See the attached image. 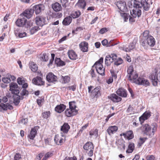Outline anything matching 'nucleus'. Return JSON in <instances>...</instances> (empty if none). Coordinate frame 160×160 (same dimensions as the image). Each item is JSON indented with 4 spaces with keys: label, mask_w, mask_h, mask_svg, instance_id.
Returning a JSON list of instances; mask_svg holds the SVG:
<instances>
[{
    "label": "nucleus",
    "mask_w": 160,
    "mask_h": 160,
    "mask_svg": "<svg viewBox=\"0 0 160 160\" xmlns=\"http://www.w3.org/2000/svg\"><path fill=\"white\" fill-rule=\"evenodd\" d=\"M21 154L19 153H16L14 157V160H19L21 158Z\"/></svg>",
    "instance_id": "51"
},
{
    "label": "nucleus",
    "mask_w": 160,
    "mask_h": 160,
    "mask_svg": "<svg viewBox=\"0 0 160 160\" xmlns=\"http://www.w3.org/2000/svg\"><path fill=\"white\" fill-rule=\"evenodd\" d=\"M116 58V54L114 53L106 56L105 59V64L107 66L109 65Z\"/></svg>",
    "instance_id": "8"
},
{
    "label": "nucleus",
    "mask_w": 160,
    "mask_h": 160,
    "mask_svg": "<svg viewBox=\"0 0 160 160\" xmlns=\"http://www.w3.org/2000/svg\"><path fill=\"white\" fill-rule=\"evenodd\" d=\"M108 98L114 102H118L121 101L122 98L116 94L113 93L108 96Z\"/></svg>",
    "instance_id": "19"
},
{
    "label": "nucleus",
    "mask_w": 160,
    "mask_h": 160,
    "mask_svg": "<svg viewBox=\"0 0 160 160\" xmlns=\"http://www.w3.org/2000/svg\"><path fill=\"white\" fill-rule=\"evenodd\" d=\"M116 5L121 11L124 12L127 11V7L125 2L122 1L118 2L116 3Z\"/></svg>",
    "instance_id": "10"
},
{
    "label": "nucleus",
    "mask_w": 160,
    "mask_h": 160,
    "mask_svg": "<svg viewBox=\"0 0 160 160\" xmlns=\"http://www.w3.org/2000/svg\"><path fill=\"white\" fill-rule=\"evenodd\" d=\"M1 105L3 110L6 111L8 109L11 110L13 108L12 106L8 103L5 104L1 103Z\"/></svg>",
    "instance_id": "32"
},
{
    "label": "nucleus",
    "mask_w": 160,
    "mask_h": 160,
    "mask_svg": "<svg viewBox=\"0 0 160 160\" xmlns=\"http://www.w3.org/2000/svg\"><path fill=\"white\" fill-rule=\"evenodd\" d=\"M116 44V43H114L113 41H110L109 42H108V46L107 47H109L110 46H114Z\"/></svg>",
    "instance_id": "59"
},
{
    "label": "nucleus",
    "mask_w": 160,
    "mask_h": 160,
    "mask_svg": "<svg viewBox=\"0 0 160 160\" xmlns=\"http://www.w3.org/2000/svg\"><path fill=\"white\" fill-rule=\"evenodd\" d=\"M126 91L123 88H120L118 89L116 91L117 94L122 97H126L127 96Z\"/></svg>",
    "instance_id": "28"
},
{
    "label": "nucleus",
    "mask_w": 160,
    "mask_h": 160,
    "mask_svg": "<svg viewBox=\"0 0 160 160\" xmlns=\"http://www.w3.org/2000/svg\"><path fill=\"white\" fill-rule=\"evenodd\" d=\"M114 62L115 65L117 66H118L123 62V61L122 59L120 58H117L116 59L114 60Z\"/></svg>",
    "instance_id": "40"
},
{
    "label": "nucleus",
    "mask_w": 160,
    "mask_h": 160,
    "mask_svg": "<svg viewBox=\"0 0 160 160\" xmlns=\"http://www.w3.org/2000/svg\"><path fill=\"white\" fill-rule=\"evenodd\" d=\"M147 138H139L138 142V146L139 147L141 146L147 140Z\"/></svg>",
    "instance_id": "44"
},
{
    "label": "nucleus",
    "mask_w": 160,
    "mask_h": 160,
    "mask_svg": "<svg viewBox=\"0 0 160 160\" xmlns=\"http://www.w3.org/2000/svg\"><path fill=\"white\" fill-rule=\"evenodd\" d=\"M40 60L42 61L46 62L48 61V57L46 53H44L40 57Z\"/></svg>",
    "instance_id": "43"
},
{
    "label": "nucleus",
    "mask_w": 160,
    "mask_h": 160,
    "mask_svg": "<svg viewBox=\"0 0 160 160\" xmlns=\"http://www.w3.org/2000/svg\"><path fill=\"white\" fill-rule=\"evenodd\" d=\"M86 5L84 0H79L76 4V6L81 8H84Z\"/></svg>",
    "instance_id": "34"
},
{
    "label": "nucleus",
    "mask_w": 160,
    "mask_h": 160,
    "mask_svg": "<svg viewBox=\"0 0 160 160\" xmlns=\"http://www.w3.org/2000/svg\"><path fill=\"white\" fill-rule=\"evenodd\" d=\"M70 80V78L68 76H66L64 77L61 76L60 79V81L62 83H68Z\"/></svg>",
    "instance_id": "36"
},
{
    "label": "nucleus",
    "mask_w": 160,
    "mask_h": 160,
    "mask_svg": "<svg viewBox=\"0 0 160 160\" xmlns=\"http://www.w3.org/2000/svg\"><path fill=\"white\" fill-rule=\"evenodd\" d=\"M37 133V128L35 127L32 129L28 137L31 139H33Z\"/></svg>",
    "instance_id": "24"
},
{
    "label": "nucleus",
    "mask_w": 160,
    "mask_h": 160,
    "mask_svg": "<svg viewBox=\"0 0 160 160\" xmlns=\"http://www.w3.org/2000/svg\"><path fill=\"white\" fill-rule=\"evenodd\" d=\"M45 20L46 18L41 16H38L35 18V23L39 27H42L45 24Z\"/></svg>",
    "instance_id": "7"
},
{
    "label": "nucleus",
    "mask_w": 160,
    "mask_h": 160,
    "mask_svg": "<svg viewBox=\"0 0 160 160\" xmlns=\"http://www.w3.org/2000/svg\"><path fill=\"white\" fill-rule=\"evenodd\" d=\"M54 140L56 143L58 145H61L63 143L64 141L63 138L58 135L55 136Z\"/></svg>",
    "instance_id": "29"
},
{
    "label": "nucleus",
    "mask_w": 160,
    "mask_h": 160,
    "mask_svg": "<svg viewBox=\"0 0 160 160\" xmlns=\"http://www.w3.org/2000/svg\"><path fill=\"white\" fill-rule=\"evenodd\" d=\"M2 81L3 82L5 83H9L11 81V79L8 77H8H4L2 78Z\"/></svg>",
    "instance_id": "48"
},
{
    "label": "nucleus",
    "mask_w": 160,
    "mask_h": 160,
    "mask_svg": "<svg viewBox=\"0 0 160 160\" xmlns=\"http://www.w3.org/2000/svg\"><path fill=\"white\" fill-rule=\"evenodd\" d=\"M118 127L116 126H110L108 127L107 131L109 135H111L115 133L118 130Z\"/></svg>",
    "instance_id": "22"
},
{
    "label": "nucleus",
    "mask_w": 160,
    "mask_h": 160,
    "mask_svg": "<svg viewBox=\"0 0 160 160\" xmlns=\"http://www.w3.org/2000/svg\"><path fill=\"white\" fill-rule=\"evenodd\" d=\"M157 128L156 123H153L151 126L146 124L142 125L141 127L142 132L145 135L149 137H152Z\"/></svg>",
    "instance_id": "4"
},
{
    "label": "nucleus",
    "mask_w": 160,
    "mask_h": 160,
    "mask_svg": "<svg viewBox=\"0 0 160 160\" xmlns=\"http://www.w3.org/2000/svg\"><path fill=\"white\" fill-rule=\"evenodd\" d=\"M155 157L153 155H150L147 156L146 158L147 160H154Z\"/></svg>",
    "instance_id": "61"
},
{
    "label": "nucleus",
    "mask_w": 160,
    "mask_h": 160,
    "mask_svg": "<svg viewBox=\"0 0 160 160\" xmlns=\"http://www.w3.org/2000/svg\"><path fill=\"white\" fill-rule=\"evenodd\" d=\"M151 112L149 111L145 112L139 118V121L141 123H143L144 121L148 119L151 116Z\"/></svg>",
    "instance_id": "18"
},
{
    "label": "nucleus",
    "mask_w": 160,
    "mask_h": 160,
    "mask_svg": "<svg viewBox=\"0 0 160 160\" xmlns=\"http://www.w3.org/2000/svg\"><path fill=\"white\" fill-rule=\"evenodd\" d=\"M52 8L55 12H59L62 9L61 5L58 2H56L52 5Z\"/></svg>",
    "instance_id": "30"
},
{
    "label": "nucleus",
    "mask_w": 160,
    "mask_h": 160,
    "mask_svg": "<svg viewBox=\"0 0 160 160\" xmlns=\"http://www.w3.org/2000/svg\"><path fill=\"white\" fill-rule=\"evenodd\" d=\"M64 160H77V158L76 157L73 158L66 157L65 158Z\"/></svg>",
    "instance_id": "64"
},
{
    "label": "nucleus",
    "mask_w": 160,
    "mask_h": 160,
    "mask_svg": "<svg viewBox=\"0 0 160 160\" xmlns=\"http://www.w3.org/2000/svg\"><path fill=\"white\" fill-rule=\"evenodd\" d=\"M108 41L106 39H105L104 40H102V43L103 46H106V45L108 46Z\"/></svg>",
    "instance_id": "63"
},
{
    "label": "nucleus",
    "mask_w": 160,
    "mask_h": 160,
    "mask_svg": "<svg viewBox=\"0 0 160 160\" xmlns=\"http://www.w3.org/2000/svg\"><path fill=\"white\" fill-rule=\"evenodd\" d=\"M149 31L148 30L145 31L143 33V39H146L149 36H151L149 35Z\"/></svg>",
    "instance_id": "47"
},
{
    "label": "nucleus",
    "mask_w": 160,
    "mask_h": 160,
    "mask_svg": "<svg viewBox=\"0 0 160 160\" xmlns=\"http://www.w3.org/2000/svg\"><path fill=\"white\" fill-rule=\"evenodd\" d=\"M107 31V28H102L99 31L100 33L101 34H103Z\"/></svg>",
    "instance_id": "62"
},
{
    "label": "nucleus",
    "mask_w": 160,
    "mask_h": 160,
    "mask_svg": "<svg viewBox=\"0 0 160 160\" xmlns=\"http://www.w3.org/2000/svg\"><path fill=\"white\" fill-rule=\"evenodd\" d=\"M128 5L130 8H136V10L133 9L130 12L131 14L134 18L140 16L142 8L144 10L147 11L149 8V4L146 0H141V2L136 0H132L128 2Z\"/></svg>",
    "instance_id": "1"
},
{
    "label": "nucleus",
    "mask_w": 160,
    "mask_h": 160,
    "mask_svg": "<svg viewBox=\"0 0 160 160\" xmlns=\"http://www.w3.org/2000/svg\"><path fill=\"white\" fill-rule=\"evenodd\" d=\"M25 27L27 28L32 26V23L31 21H26V24L25 25Z\"/></svg>",
    "instance_id": "55"
},
{
    "label": "nucleus",
    "mask_w": 160,
    "mask_h": 160,
    "mask_svg": "<svg viewBox=\"0 0 160 160\" xmlns=\"http://www.w3.org/2000/svg\"><path fill=\"white\" fill-rule=\"evenodd\" d=\"M44 101V99H38L37 100V103L39 106H42V103Z\"/></svg>",
    "instance_id": "58"
},
{
    "label": "nucleus",
    "mask_w": 160,
    "mask_h": 160,
    "mask_svg": "<svg viewBox=\"0 0 160 160\" xmlns=\"http://www.w3.org/2000/svg\"><path fill=\"white\" fill-rule=\"evenodd\" d=\"M72 18L70 16H68L65 18L62 22V23L65 25H68L71 22Z\"/></svg>",
    "instance_id": "35"
},
{
    "label": "nucleus",
    "mask_w": 160,
    "mask_h": 160,
    "mask_svg": "<svg viewBox=\"0 0 160 160\" xmlns=\"http://www.w3.org/2000/svg\"><path fill=\"white\" fill-rule=\"evenodd\" d=\"M21 95L22 96H24L28 94V92L25 89H23L21 92L20 93Z\"/></svg>",
    "instance_id": "50"
},
{
    "label": "nucleus",
    "mask_w": 160,
    "mask_h": 160,
    "mask_svg": "<svg viewBox=\"0 0 160 160\" xmlns=\"http://www.w3.org/2000/svg\"><path fill=\"white\" fill-rule=\"evenodd\" d=\"M32 82L34 84L38 86L43 85L44 84V82L42 80V79L38 76L33 78L32 80Z\"/></svg>",
    "instance_id": "14"
},
{
    "label": "nucleus",
    "mask_w": 160,
    "mask_h": 160,
    "mask_svg": "<svg viewBox=\"0 0 160 160\" xmlns=\"http://www.w3.org/2000/svg\"><path fill=\"white\" fill-rule=\"evenodd\" d=\"M77 113V110H74L70 108H67L64 112L65 115L67 117H70L76 115Z\"/></svg>",
    "instance_id": "15"
},
{
    "label": "nucleus",
    "mask_w": 160,
    "mask_h": 160,
    "mask_svg": "<svg viewBox=\"0 0 160 160\" xmlns=\"http://www.w3.org/2000/svg\"><path fill=\"white\" fill-rule=\"evenodd\" d=\"M83 148L85 152L87 153L89 157H91L93 156L94 145L92 142H86L83 145Z\"/></svg>",
    "instance_id": "6"
},
{
    "label": "nucleus",
    "mask_w": 160,
    "mask_h": 160,
    "mask_svg": "<svg viewBox=\"0 0 160 160\" xmlns=\"http://www.w3.org/2000/svg\"><path fill=\"white\" fill-rule=\"evenodd\" d=\"M94 88L93 86H90L88 87V92L91 96H92V92Z\"/></svg>",
    "instance_id": "53"
},
{
    "label": "nucleus",
    "mask_w": 160,
    "mask_h": 160,
    "mask_svg": "<svg viewBox=\"0 0 160 160\" xmlns=\"http://www.w3.org/2000/svg\"><path fill=\"white\" fill-rule=\"evenodd\" d=\"M147 43L151 47H153L155 44V41L154 38L152 36H149L146 39Z\"/></svg>",
    "instance_id": "23"
},
{
    "label": "nucleus",
    "mask_w": 160,
    "mask_h": 160,
    "mask_svg": "<svg viewBox=\"0 0 160 160\" xmlns=\"http://www.w3.org/2000/svg\"><path fill=\"white\" fill-rule=\"evenodd\" d=\"M40 29L39 26H35L31 28L30 30V32L31 34H33L35 32Z\"/></svg>",
    "instance_id": "39"
},
{
    "label": "nucleus",
    "mask_w": 160,
    "mask_h": 160,
    "mask_svg": "<svg viewBox=\"0 0 160 160\" xmlns=\"http://www.w3.org/2000/svg\"><path fill=\"white\" fill-rule=\"evenodd\" d=\"M67 88L68 89L70 90L75 91L76 89V85H74L72 86H69Z\"/></svg>",
    "instance_id": "52"
},
{
    "label": "nucleus",
    "mask_w": 160,
    "mask_h": 160,
    "mask_svg": "<svg viewBox=\"0 0 160 160\" xmlns=\"http://www.w3.org/2000/svg\"><path fill=\"white\" fill-rule=\"evenodd\" d=\"M81 14V13L80 11H75L72 14V17L73 18H77L80 16Z\"/></svg>",
    "instance_id": "46"
},
{
    "label": "nucleus",
    "mask_w": 160,
    "mask_h": 160,
    "mask_svg": "<svg viewBox=\"0 0 160 160\" xmlns=\"http://www.w3.org/2000/svg\"><path fill=\"white\" fill-rule=\"evenodd\" d=\"M127 112L131 113L133 112V108L131 105H129L127 110Z\"/></svg>",
    "instance_id": "56"
},
{
    "label": "nucleus",
    "mask_w": 160,
    "mask_h": 160,
    "mask_svg": "<svg viewBox=\"0 0 160 160\" xmlns=\"http://www.w3.org/2000/svg\"><path fill=\"white\" fill-rule=\"evenodd\" d=\"M33 14V10L32 8L28 9L25 10L22 14L21 15L26 17L27 18H30L32 16Z\"/></svg>",
    "instance_id": "12"
},
{
    "label": "nucleus",
    "mask_w": 160,
    "mask_h": 160,
    "mask_svg": "<svg viewBox=\"0 0 160 160\" xmlns=\"http://www.w3.org/2000/svg\"><path fill=\"white\" fill-rule=\"evenodd\" d=\"M69 108L74 110H77L76 108V106L75 101L69 102Z\"/></svg>",
    "instance_id": "41"
},
{
    "label": "nucleus",
    "mask_w": 160,
    "mask_h": 160,
    "mask_svg": "<svg viewBox=\"0 0 160 160\" xmlns=\"http://www.w3.org/2000/svg\"><path fill=\"white\" fill-rule=\"evenodd\" d=\"M10 91H11L12 96L9 93H7L6 96L8 98L13 97V102L15 105H18L20 102V99H22L23 97H20L18 94L19 91L18 89V86L16 83H11L10 84Z\"/></svg>",
    "instance_id": "3"
},
{
    "label": "nucleus",
    "mask_w": 160,
    "mask_h": 160,
    "mask_svg": "<svg viewBox=\"0 0 160 160\" xmlns=\"http://www.w3.org/2000/svg\"><path fill=\"white\" fill-rule=\"evenodd\" d=\"M42 7V5H36L33 7L32 9L33 10V12L35 11L36 14H38L41 11Z\"/></svg>",
    "instance_id": "31"
},
{
    "label": "nucleus",
    "mask_w": 160,
    "mask_h": 160,
    "mask_svg": "<svg viewBox=\"0 0 160 160\" xmlns=\"http://www.w3.org/2000/svg\"><path fill=\"white\" fill-rule=\"evenodd\" d=\"M15 34L16 37H18L19 38H23L26 37L27 35V33L25 32L22 31L19 32L18 31H15Z\"/></svg>",
    "instance_id": "37"
},
{
    "label": "nucleus",
    "mask_w": 160,
    "mask_h": 160,
    "mask_svg": "<svg viewBox=\"0 0 160 160\" xmlns=\"http://www.w3.org/2000/svg\"><path fill=\"white\" fill-rule=\"evenodd\" d=\"M103 58H101L93 66V67H95L97 72L102 75L105 74L104 69L103 68V66L102 64L103 62Z\"/></svg>",
    "instance_id": "5"
},
{
    "label": "nucleus",
    "mask_w": 160,
    "mask_h": 160,
    "mask_svg": "<svg viewBox=\"0 0 160 160\" xmlns=\"http://www.w3.org/2000/svg\"><path fill=\"white\" fill-rule=\"evenodd\" d=\"M101 88L100 87H98L93 88L92 92V96L94 98H98L101 96Z\"/></svg>",
    "instance_id": "13"
},
{
    "label": "nucleus",
    "mask_w": 160,
    "mask_h": 160,
    "mask_svg": "<svg viewBox=\"0 0 160 160\" xmlns=\"http://www.w3.org/2000/svg\"><path fill=\"white\" fill-rule=\"evenodd\" d=\"M18 83L19 85H22L25 82V81L23 78H18L17 79Z\"/></svg>",
    "instance_id": "45"
},
{
    "label": "nucleus",
    "mask_w": 160,
    "mask_h": 160,
    "mask_svg": "<svg viewBox=\"0 0 160 160\" xmlns=\"http://www.w3.org/2000/svg\"><path fill=\"white\" fill-rule=\"evenodd\" d=\"M50 115V111L42 113L43 117L45 118H47L49 117Z\"/></svg>",
    "instance_id": "49"
},
{
    "label": "nucleus",
    "mask_w": 160,
    "mask_h": 160,
    "mask_svg": "<svg viewBox=\"0 0 160 160\" xmlns=\"http://www.w3.org/2000/svg\"><path fill=\"white\" fill-rule=\"evenodd\" d=\"M136 43L135 42H133L132 43H130L128 47L123 46V47H120V49L125 51L126 52H129L134 49L135 47Z\"/></svg>",
    "instance_id": "9"
},
{
    "label": "nucleus",
    "mask_w": 160,
    "mask_h": 160,
    "mask_svg": "<svg viewBox=\"0 0 160 160\" xmlns=\"http://www.w3.org/2000/svg\"><path fill=\"white\" fill-rule=\"evenodd\" d=\"M120 15L122 17L123 19L125 22H127L129 18V21L130 22L132 23L135 21V20L132 16L133 17L132 18L131 17L129 14L125 13H121Z\"/></svg>",
    "instance_id": "11"
},
{
    "label": "nucleus",
    "mask_w": 160,
    "mask_h": 160,
    "mask_svg": "<svg viewBox=\"0 0 160 160\" xmlns=\"http://www.w3.org/2000/svg\"><path fill=\"white\" fill-rule=\"evenodd\" d=\"M89 134L90 136L94 135L96 137L98 136V130L95 129L91 130L89 132Z\"/></svg>",
    "instance_id": "42"
},
{
    "label": "nucleus",
    "mask_w": 160,
    "mask_h": 160,
    "mask_svg": "<svg viewBox=\"0 0 160 160\" xmlns=\"http://www.w3.org/2000/svg\"><path fill=\"white\" fill-rule=\"evenodd\" d=\"M88 126V123H87L85 125L82 127L81 128L79 132H82L83 130L86 129L87 127Z\"/></svg>",
    "instance_id": "60"
},
{
    "label": "nucleus",
    "mask_w": 160,
    "mask_h": 160,
    "mask_svg": "<svg viewBox=\"0 0 160 160\" xmlns=\"http://www.w3.org/2000/svg\"><path fill=\"white\" fill-rule=\"evenodd\" d=\"M46 79L48 82L51 83L57 81V78L52 73L50 72L47 75Z\"/></svg>",
    "instance_id": "16"
},
{
    "label": "nucleus",
    "mask_w": 160,
    "mask_h": 160,
    "mask_svg": "<svg viewBox=\"0 0 160 160\" xmlns=\"http://www.w3.org/2000/svg\"><path fill=\"white\" fill-rule=\"evenodd\" d=\"M60 1L62 7H66V4L68 2V0H60Z\"/></svg>",
    "instance_id": "54"
},
{
    "label": "nucleus",
    "mask_w": 160,
    "mask_h": 160,
    "mask_svg": "<svg viewBox=\"0 0 160 160\" xmlns=\"http://www.w3.org/2000/svg\"><path fill=\"white\" fill-rule=\"evenodd\" d=\"M140 42L141 45L143 47L145 46L146 45V44H147L146 39H143V38L141 40Z\"/></svg>",
    "instance_id": "57"
},
{
    "label": "nucleus",
    "mask_w": 160,
    "mask_h": 160,
    "mask_svg": "<svg viewBox=\"0 0 160 160\" xmlns=\"http://www.w3.org/2000/svg\"><path fill=\"white\" fill-rule=\"evenodd\" d=\"M66 107V106L64 104H61L55 108V110L58 113H61L64 111Z\"/></svg>",
    "instance_id": "25"
},
{
    "label": "nucleus",
    "mask_w": 160,
    "mask_h": 160,
    "mask_svg": "<svg viewBox=\"0 0 160 160\" xmlns=\"http://www.w3.org/2000/svg\"><path fill=\"white\" fill-rule=\"evenodd\" d=\"M70 129V126L67 123H64L63 125L62 126L61 128V131L63 133H61V136L64 137L63 133H67Z\"/></svg>",
    "instance_id": "17"
},
{
    "label": "nucleus",
    "mask_w": 160,
    "mask_h": 160,
    "mask_svg": "<svg viewBox=\"0 0 160 160\" xmlns=\"http://www.w3.org/2000/svg\"><path fill=\"white\" fill-rule=\"evenodd\" d=\"M29 67L33 72H35L37 71L38 67L37 65L33 62H31L29 63Z\"/></svg>",
    "instance_id": "33"
},
{
    "label": "nucleus",
    "mask_w": 160,
    "mask_h": 160,
    "mask_svg": "<svg viewBox=\"0 0 160 160\" xmlns=\"http://www.w3.org/2000/svg\"><path fill=\"white\" fill-rule=\"evenodd\" d=\"M27 19L22 18L20 19H18L16 22V25L18 27H23L26 24Z\"/></svg>",
    "instance_id": "21"
},
{
    "label": "nucleus",
    "mask_w": 160,
    "mask_h": 160,
    "mask_svg": "<svg viewBox=\"0 0 160 160\" xmlns=\"http://www.w3.org/2000/svg\"><path fill=\"white\" fill-rule=\"evenodd\" d=\"M80 48L82 52H86L88 50V43L86 42H81L79 44Z\"/></svg>",
    "instance_id": "26"
},
{
    "label": "nucleus",
    "mask_w": 160,
    "mask_h": 160,
    "mask_svg": "<svg viewBox=\"0 0 160 160\" xmlns=\"http://www.w3.org/2000/svg\"><path fill=\"white\" fill-rule=\"evenodd\" d=\"M134 148V144L132 142H130L128 150L126 151V152L127 153H130L132 152Z\"/></svg>",
    "instance_id": "38"
},
{
    "label": "nucleus",
    "mask_w": 160,
    "mask_h": 160,
    "mask_svg": "<svg viewBox=\"0 0 160 160\" xmlns=\"http://www.w3.org/2000/svg\"><path fill=\"white\" fill-rule=\"evenodd\" d=\"M121 136H123L125 138L130 140L132 139L134 137L133 132L132 131H129L125 133L121 134Z\"/></svg>",
    "instance_id": "20"
},
{
    "label": "nucleus",
    "mask_w": 160,
    "mask_h": 160,
    "mask_svg": "<svg viewBox=\"0 0 160 160\" xmlns=\"http://www.w3.org/2000/svg\"><path fill=\"white\" fill-rule=\"evenodd\" d=\"M68 55L70 59L71 60H74L77 58L78 56L77 54L72 50L68 51Z\"/></svg>",
    "instance_id": "27"
},
{
    "label": "nucleus",
    "mask_w": 160,
    "mask_h": 160,
    "mask_svg": "<svg viewBox=\"0 0 160 160\" xmlns=\"http://www.w3.org/2000/svg\"><path fill=\"white\" fill-rule=\"evenodd\" d=\"M127 77L128 79L131 82L138 85L149 86V82L148 80L139 77L138 78V73L134 72L133 66L130 65L127 70Z\"/></svg>",
    "instance_id": "2"
}]
</instances>
